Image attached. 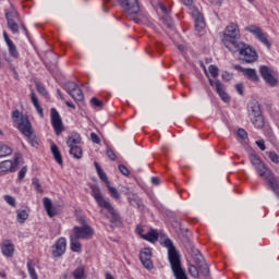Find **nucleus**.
I'll return each mask as SVG.
<instances>
[{
    "label": "nucleus",
    "instance_id": "nucleus-26",
    "mask_svg": "<svg viewBox=\"0 0 279 279\" xmlns=\"http://www.w3.org/2000/svg\"><path fill=\"white\" fill-rule=\"evenodd\" d=\"M5 156H12V148L5 144H0V158H5Z\"/></svg>",
    "mask_w": 279,
    "mask_h": 279
},
{
    "label": "nucleus",
    "instance_id": "nucleus-30",
    "mask_svg": "<svg viewBox=\"0 0 279 279\" xmlns=\"http://www.w3.org/2000/svg\"><path fill=\"white\" fill-rule=\"evenodd\" d=\"M187 271L192 278H199V268L193 264H189Z\"/></svg>",
    "mask_w": 279,
    "mask_h": 279
},
{
    "label": "nucleus",
    "instance_id": "nucleus-57",
    "mask_svg": "<svg viewBox=\"0 0 279 279\" xmlns=\"http://www.w3.org/2000/svg\"><path fill=\"white\" fill-rule=\"evenodd\" d=\"M65 106H68V108H72L73 110H75V105L72 101H65Z\"/></svg>",
    "mask_w": 279,
    "mask_h": 279
},
{
    "label": "nucleus",
    "instance_id": "nucleus-63",
    "mask_svg": "<svg viewBox=\"0 0 279 279\" xmlns=\"http://www.w3.org/2000/svg\"><path fill=\"white\" fill-rule=\"evenodd\" d=\"M106 279H114V277H112V275L110 272L106 274Z\"/></svg>",
    "mask_w": 279,
    "mask_h": 279
},
{
    "label": "nucleus",
    "instance_id": "nucleus-54",
    "mask_svg": "<svg viewBox=\"0 0 279 279\" xmlns=\"http://www.w3.org/2000/svg\"><path fill=\"white\" fill-rule=\"evenodd\" d=\"M38 114L43 118L45 117V112L43 111V107H40V105H37V107H35Z\"/></svg>",
    "mask_w": 279,
    "mask_h": 279
},
{
    "label": "nucleus",
    "instance_id": "nucleus-22",
    "mask_svg": "<svg viewBox=\"0 0 279 279\" xmlns=\"http://www.w3.org/2000/svg\"><path fill=\"white\" fill-rule=\"evenodd\" d=\"M51 154L56 160V162H58V165H62L63 161H62V154L60 153V149L58 148V145L56 144H51Z\"/></svg>",
    "mask_w": 279,
    "mask_h": 279
},
{
    "label": "nucleus",
    "instance_id": "nucleus-27",
    "mask_svg": "<svg viewBox=\"0 0 279 279\" xmlns=\"http://www.w3.org/2000/svg\"><path fill=\"white\" fill-rule=\"evenodd\" d=\"M198 267V274H202L204 278H208L210 276V268L208 267V264L203 263Z\"/></svg>",
    "mask_w": 279,
    "mask_h": 279
},
{
    "label": "nucleus",
    "instance_id": "nucleus-62",
    "mask_svg": "<svg viewBox=\"0 0 279 279\" xmlns=\"http://www.w3.org/2000/svg\"><path fill=\"white\" fill-rule=\"evenodd\" d=\"M136 230H137L138 234H141V232H143V227H141L140 225H137Z\"/></svg>",
    "mask_w": 279,
    "mask_h": 279
},
{
    "label": "nucleus",
    "instance_id": "nucleus-5",
    "mask_svg": "<svg viewBox=\"0 0 279 279\" xmlns=\"http://www.w3.org/2000/svg\"><path fill=\"white\" fill-rule=\"evenodd\" d=\"M247 112L251 122L257 130L265 128V117H263V110L260 109V102L253 99L247 104Z\"/></svg>",
    "mask_w": 279,
    "mask_h": 279
},
{
    "label": "nucleus",
    "instance_id": "nucleus-19",
    "mask_svg": "<svg viewBox=\"0 0 279 279\" xmlns=\"http://www.w3.org/2000/svg\"><path fill=\"white\" fill-rule=\"evenodd\" d=\"M1 251L3 256H5L7 258H12L14 256V244H12V241L5 240L1 244Z\"/></svg>",
    "mask_w": 279,
    "mask_h": 279
},
{
    "label": "nucleus",
    "instance_id": "nucleus-24",
    "mask_svg": "<svg viewBox=\"0 0 279 279\" xmlns=\"http://www.w3.org/2000/svg\"><path fill=\"white\" fill-rule=\"evenodd\" d=\"M28 218H29V214H27V210L25 209L16 210V219L19 223H25V221H27Z\"/></svg>",
    "mask_w": 279,
    "mask_h": 279
},
{
    "label": "nucleus",
    "instance_id": "nucleus-55",
    "mask_svg": "<svg viewBox=\"0 0 279 279\" xmlns=\"http://www.w3.org/2000/svg\"><path fill=\"white\" fill-rule=\"evenodd\" d=\"M151 184H154L155 186H158L160 184V179H158L157 177H153Z\"/></svg>",
    "mask_w": 279,
    "mask_h": 279
},
{
    "label": "nucleus",
    "instance_id": "nucleus-44",
    "mask_svg": "<svg viewBox=\"0 0 279 279\" xmlns=\"http://www.w3.org/2000/svg\"><path fill=\"white\" fill-rule=\"evenodd\" d=\"M31 101L35 108L37 106H40V104H38V98L36 97V93H34V90H32V93H31Z\"/></svg>",
    "mask_w": 279,
    "mask_h": 279
},
{
    "label": "nucleus",
    "instance_id": "nucleus-23",
    "mask_svg": "<svg viewBox=\"0 0 279 279\" xmlns=\"http://www.w3.org/2000/svg\"><path fill=\"white\" fill-rule=\"evenodd\" d=\"M70 242V247L72 252H82V243H80V239L75 238V235H71Z\"/></svg>",
    "mask_w": 279,
    "mask_h": 279
},
{
    "label": "nucleus",
    "instance_id": "nucleus-21",
    "mask_svg": "<svg viewBox=\"0 0 279 279\" xmlns=\"http://www.w3.org/2000/svg\"><path fill=\"white\" fill-rule=\"evenodd\" d=\"M158 231L156 229H150L146 234L142 235V239L149 243H156V241H158Z\"/></svg>",
    "mask_w": 279,
    "mask_h": 279
},
{
    "label": "nucleus",
    "instance_id": "nucleus-50",
    "mask_svg": "<svg viewBox=\"0 0 279 279\" xmlns=\"http://www.w3.org/2000/svg\"><path fill=\"white\" fill-rule=\"evenodd\" d=\"M107 156L110 158V160H117V155H114V151L110 148L107 149Z\"/></svg>",
    "mask_w": 279,
    "mask_h": 279
},
{
    "label": "nucleus",
    "instance_id": "nucleus-1",
    "mask_svg": "<svg viewBox=\"0 0 279 279\" xmlns=\"http://www.w3.org/2000/svg\"><path fill=\"white\" fill-rule=\"evenodd\" d=\"M241 38V33L239 32V25L230 24L227 26L223 35L222 43H230L234 47V51L240 53V60L245 62V64H253L258 60V53L252 48V46L239 41Z\"/></svg>",
    "mask_w": 279,
    "mask_h": 279
},
{
    "label": "nucleus",
    "instance_id": "nucleus-4",
    "mask_svg": "<svg viewBox=\"0 0 279 279\" xmlns=\"http://www.w3.org/2000/svg\"><path fill=\"white\" fill-rule=\"evenodd\" d=\"M165 247L168 248V259L173 272V276H178V274L184 272V268H182V260L180 259V253H178V250L173 245V242L171 239L167 238L163 241Z\"/></svg>",
    "mask_w": 279,
    "mask_h": 279
},
{
    "label": "nucleus",
    "instance_id": "nucleus-53",
    "mask_svg": "<svg viewBox=\"0 0 279 279\" xmlns=\"http://www.w3.org/2000/svg\"><path fill=\"white\" fill-rule=\"evenodd\" d=\"M163 21V25H166V27H168V29H173V25L171 24V22L167 21V19L162 17Z\"/></svg>",
    "mask_w": 279,
    "mask_h": 279
},
{
    "label": "nucleus",
    "instance_id": "nucleus-12",
    "mask_svg": "<svg viewBox=\"0 0 279 279\" xmlns=\"http://www.w3.org/2000/svg\"><path fill=\"white\" fill-rule=\"evenodd\" d=\"M259 75L263 77L264 82L268 84V86H277L278 78L275 77L274 70H271L269 66L260 65Z\"/></svg>",
    "mask_w": 279,
    "mask_h": 279
},
{
    "label": "nucleus",
    "instance_id": "nucleus-18",
    "mask_svg": "<svg viewBox=\"0 0 279 279\" xmlns=\"http://www.w3.org/2000/svg\"><path fill=\"white\" fill-rule=\"evenodd\" d=\"M192 16L194 19V27L196 32H204L206 27V21L204 20V15L201 14L199 10H194L192 12Z\"/></svg>",
    "mask_w": 279,
    "mask_h": 279
},
{
    "label": "nucleus",
    "instance_id": "nucleus-8",
    "mask_svg": "<svg viewBox=\"0 0 279 279\" xmlns=\"http://www.w3.org/2000/svg\"><path fill=\"white\" fill-rule=\"evenodd\" d=\"M80 143H82V136H80V133H72L66 140V145L70 148V155L76 160L82 159L83 156L82 147L78 146Z\"/></svg>",
    "mask_w": 279,
    "mask_h": 279
},
{
    "label": "nucleus",
    "instance_id": "nucleus-7",
    "mask_svg": "<svg viewBox=\"0 0 279 279\" xmlns=\"http://www.w3.org/2000/svg\"><path fill=\"white\" fill-rule=\"evenodd\" d=\"M78 221L81 223V227L75 226L73 228L72 236L83 241H88L89 239H93L95 234V230L93 229V227H90L84 218H81Z\"/></svg>",
    "mask_w": 279,
    "mask_h": 279
},
{
    "label": "nucleus",
    "instance_id": "nucleus-32",
    "mask_svg": "<svg viewBox=\"0 0 279 279\" xmlns=\"http://www.w3.org/2000/svg\"><path fill=\"white\" fill-rule=\"evenodd\" d=\"M27 269L32 279H38V275L36 274V269H34L32 262H27Z\"/></svg>",
    "mask_w": 279,
    "mask_h": 279
},
{
    "label": "nucleus",
    "instance_id": "nucleus-56",
    "mask_svg": "<svg viewBox=\"0 0 279 279\" xmlns=\"http://www.w3.org/2000/svg\"><path fill=\"white\" fill-rule=\"evenodd\" d=\"M181 3H183V5H193V0H181Z\"/></svg>",
    "mask_w": 279,
    "mask_h": 279
},
{
    "label": "nucleus",
    "instance_id": "nucleus-15",
    "mask_svg": "<svg viewBox=\"0 0 279 279\" xmlns=\"http://www.w3.org/2000/svg\"><path fill=\"white\" fill-rule=\"evenodd\" d=\"M140 260L145 269H148V271H151L154 269V262H151V250L144 248L140 253Z\"/></svg>",
    "mask_w": 279,
    "mask_h": 279
},
{
    "label": "nucleus",
    "instance_id": "nucleus-10",
    "mask_svg": "<svg viewBox=\"0 0 279 279\" xmlns=\"http://www.w3.org/2000/svg\"><path fill=\"white\" fill-rule=\"evenodd\" d=\"M50 119L54 133L57 136H60L62 132H64V124L62 123V118L56 108L50 109Z\"/></svg>",
    "mask_w": 279,
    "mask_h": 279
},
{
    "label": "nucleus",
    "instance_id": "nucleus-6",
    "mask_svg": "<svg viewBox=\"0 0 279 279\" xmlns=\"http://www.w3.org/2000/svg\"><path fill=\"white\" fill-rule=\"evenodd\" d=\"M119 3L125 16L134 21L137 25L141 24V5L138 4V0H119Z\"/></svg>",
    "mask_w": 279,
    "mask_h": 279
},
{
    "label": "nucleus",
    "instance_id": "nucleus-25",
    "mask_svg": "<svg viewBox=\"0 0 279 279\" xmlns=\"http://www.w3.org/2000/svg\"><path fill=\"white\" fill-rule=\"evenodd\" d=\"M72 276L74 279H86V270L84 266H78L73 272Z\"/></svg>",
    "mask_w": 279,
    "mask_h": 279
},
{
    "label": "nucleus",
    "instance_id": "nucleus-38",
    "mask_svg": "<svg viewBox=\"0 0 279 279\" xmlns=\"http://www.w3.org/2000/svg\"><path fill=\"white\" fill-rule=\"evenodd\" d=\"M210 75H213L214 77H218L219 76V68H217L216 65H209L208 69Z\"/></svg>",
    "mask_w": 279,
    "mask_h": 279
},
{
    "label": "nucleus",
    "instance_id": "nucleus-51",
    "mask_svg": "<svg viewBox=\"0 0 279 279\" xmlns=\"http://www.w3.org/2000/svg\"><path fill=\"white\" fill-rule=\"evenodd\" d=\"M235 90H236V93H239L240 95H243V93H244L243 83H238V84H235Z\"/></svg>",
    "mask_w": 279,
    "mask_h": 279
},
{
    "label": "nucleus",
    "instance_id": "nucleus-43",
    "mask_svg": "<svg viewBox=\"0 0 279 279\" xmlns=\"http://www.w3.org/2000/svg\"><path fill=\"white\" fill-rule=\"evenodd\" d=\"M221 77L225 82H230V80H232V77H234V74L230 73V72H223L221 74Z\"/></svg>",
    "mask_w": 279,
    "mask_h": 279
},
{
    "label": "nucleus",
    "instance_id": "nucleus-64",
    "mask_svg": "<svg viewBox=\"0 0 279 279\" xmlns=\"http://www.w3.org/2000/svg\"><path fill=\"white\" fill-rule=\"evenodd\" d=\"M178 49H179V51H184V46L183 45H179Z\"/></svg>",
    "mask_w": 279,
    "mask_h": 279
},
{
    "label": "nucleus",
    "instance_id": "nucleus-14",
    "mask_svg": "<svg viewBox=\"0 0 279 279\" xmlns=\"http://www.w3.org/2000/svg\"><path fill=\"white\" fill-rule=\"evenodd\" d=\"M64 252H66V239L60 238L52 246L51 254L53 258H60V256H64Z\"/></svg>",
    "mask_w": 279,
    "mask_h": 279
},
{
    "label": "nucleus",
    "instance_id": "nucleus-39",
    "mask_svg": "<svg viewBox=\"0 0 279 279\" xmlns=\"http://www.w3.org/2000/svg\"><path fill=\"white\" fill-rule=\"evenodd\" d=\"M193 260H194L195 265H197V267H199V265H203L204 263H206V258H204V255H198L196 257H193Z\"/></svg>",
    "mask_w": 279,
    "mask_h": 279
},
{
    "label": "nucleus",
    "instance_id": "nucleus-11",
    "mask_svg": "<svg viewBox=\"0 0 279 279\" xmlns=\"http://www.w3.org/2000/svg\"><path fill=\"white\" fill-rule=\"evenodd\" d=\"M245 32H250V34H253L259 40V43H263L268 49L271 47V43H269L267 33H263V29L256 25H250L245 28Z\"/></svg>",
    "mask_w": 279,
    "mask_h": 279
},
{
    "label": "nucleus",
    "instance_id": "nucleus-60",
    "mask_svg": "<svg viewBox=\"0 0 279 279\" xmlns=\"http://www.w3.org/2000/svg\"><path fill=\"white\" fill-rule=\"evenodd\" d=\"M8 47H12L14 45V43L9 38L5 40Z\"/></svg>",
    "mask_w": 279,
    "mask_h": 279
},
{
    "label": "nucleus",
    "instance_id": "nucleus-29",
    "mask_svg": "<svg viewBox=\"0 0 279 279\" xmlns=\"http://www.w3.org/2000/svg\"><path fill=\"white\" fill-rule=\"evenodd\" d=\"M76 88H80V85H77V83H75V82H66V83L64 84V89H65L66 93H69L70 95H72Z\"/></svg>",
    "mask_w": 279,
    "mask_h": 279
},
{
    "label": "nucleus",
    "instance_id": "nucleus-28",
    "mask_svg": "<svg viewBox=\"0 0 279 279\" xmlns=\"http://www.w3.org/2000/svg\"><path fill=\"white\" fill-rule=\"evenodd\" d=\"M70 96L73 97L75 101H84V93L80 87H76Z\"/></svg>",
    "mask_w": 279,
    "mask_h": 279
},
{
    "label": "nucleus",
    "instance_id": "nucleus-46",
    "mask_svg": "<svg viewBox=\"0 0 279 279\" xmlns=\"http://www.w3.org/2000/svg\"><path fill=\"white\" fill-rule=\"evenodd\" d=\"M191 254L192 258H195L196 256H201L202 252L198 248H195V246H191Z\"/></svg>",
    "mask_w": 279,
    "mask_h": 279
},
{
    "label": "nucleus",
    "instance_id": "nucleus-49",
    "mask_svg": "<svg viewBox=\"0 0 279 279\" xmlns=\"http://www.w3.org/2000/svg\"><path fill=\"white\" fill-rule=\"evenodd\" d=\"M90 138L96 145H99V143H101V138H99V135H97L96 133H90Z\"/></svg>",
    "mask_w": 279,
    "mask_h": 279
},
{
    "label": "nucleus",
    "instance_id": "nucleus-40",
    "mask_svg": "<svg viewBox=\"0 0 279 279\" xmlns=\"http://www.w3.org/2000/svg\"><path fill=\"white\" fill-rule=\"evenodd\" d=\"M92 106H95L96 108H104V101L97 99V98H92L90 99Z\"/></svg>",
    "mask_w": 279,
    "mask_h": 279
},
{
    "label": "nucleus",
    "instance_id": "nucleus-37",
    "mask_svg": "<svg viewBox=\"0 0 279 279\" xmlns=\"http://www.w3.org/2000/svg\"><path fill=\"white\" fill-rule=\"evenodd\" d=\"M36 88H37V92L39 93V95H43V97H45L47 95V89L45 88V85H43L40 83H36Z\"/></svg>",
    "mask_w": 279,
    "mask_h": 279
},
{
    "label": "nucleus",
    "instance_id": "nucleus-35",
    "mask_svg": "<svg viewBox=\"0 0 279 279\" xmlns=\"http://www.w3.org/2000/svg\"><path fill=\"white\" fill-rule=\"evenodd\" d=\"M32 182L37 193H44L43 186L40 185V181L38 180V178H33Z\"/></svg>",
    "mask_w": 279,
    "mask_h": 279
},
{
    "label": "nucleus",
    "instance_id": "nucleus-33",
    "mask_svg": "<svg viewBox=\"0 0 279 279\" xmlns=\"http://www.w3.org/2000/svg\"><path fill=\"white\" fill-rule=\"evenodd\" d=\"M4 202L9 204V206H12V208H16V199L11 195H4L3 196Z\"/></svg>",
    "mask_w": 279,
    "mask_h": 279
},
{
    "label": "nucleus",
    "instance_id": "nucleus-36",
    "mask_svg": "<svg viewBox=\"0 0 279 279\" xmlns=\"http://www.w3.org/2000/svg\"><path fill=\"white\" fill-rule=\"evenodd\" d=\"M268 158L271 160V162H275V165H279V156L276 151H269Z\"/></svg>",
    "mask_w": 279,
    "mask_h": 279
},
{
    "label": "nucleus",
    "instance_id": "nucleus-42",
    "mask_svg": "<svg viewBox=\"0 0 279 279\" xmlns=\"http://www.w3.org/2000/svg\"><path fill=\"white\" fill-rule=\"evenodd\" d=\"M118 169L120 173H122V175H130V170L128 169V167H125V165H119Z\"/></svg>",
    "mask_w": 279,
    "mask_h": 279
},
{
    "label": "nucleus",
    "instance_id": "nucleus-3",
    "mask_svg": "<svg viewBox=\"0 0 279 279\" xmlns=\"http://www.w3.org/2000/svg\"><path fill=\"white\" fill-rule=\"evenodd\" d=\"M12 119L13 121H19L20 119V123L17 126L20 132H22V134L27 137V141L29 145H32V147H37L38 137H36V134H34V129H32V122H29V119L23 116V113H21V111L19 110H14L12 112Z\"/></svg>",
    "mask_w": 279,
    "mask_h": 279
},
{
    "label": "nucleus",
    "instance_id": "nucleus-52",
    "mask_svg": "<svg viewBox=\"0 0 279 279\" xmlns=\"http://www.w3.org/2000/svg\"><path fill=\"white\" fill-rule=\"evenodd\" d=\"M175 279H189V276L186 275V270L183 272H179L178 275H174Z\"/></svg>",
    "mask_w": 279,
    "mask_h": 279
},
{
    "label": "nucleus",
    "instance_id": "nucleus-9",
    "mask_svg": "<svg viewBox=\"0 0 279 279\" xmlns=\"http://www.w3.org/2000/svg\"><path fill=\"white\" fill-rule=\"evenodd\" d=\"M23 158V155L21 153H15L12 160H4L0 162V171L2 173H8L10 171L11 173H14L16 169H19V166L21 165L20 160Z\"/></svg>",
    "mask_w": 279,
    "mask_h": 279
},
{
    "label": "nucleus",
    "instance_id": "nucleus-45",
    "mask_svg": "<svg viewBox=\"0 0 279 279\" xmlns=\"http://www.w3.org/2000/svg\"><path fill=\"white\" fill-rule=\"evenodd\" d=\"M238 136L243 141H245V138H247V131H245V129H239Z\"/></svg>",
    "mask_w": 279,
    "mask_h": 279
},
{
    "label": "nucleus",
    "instance_id": "nucleus-16",
    "mask_svg": "<svg viewBox=\"0 0 279 279\" xmlns=\"http://www.w3.org/2000/svg\"><path fill=\"white\" fill-rule=\"evenodd\" d=\"M5 19L8 22V27L13 32V34H16L19 32V24L14 21L15 19H19V12L16 10L5 11Z\"/></svg>",
    "mask_w": 279,
    "mask_h": 279
},
{
    "label": "nucleus",
    "instance_id": "nucleus-61",
    "mask_svg": "<svg viewBox=\"0 0 279 279\" xmlns=\"http://www.w3.org/2000/svg\"><path fill=\"white\" fill-rule=\"evenodd\" d=\"M160 10L167 14V7H165V4H160Z\"/></svg>",
    "mask_w": 279,
    "mask_h": 279
},
{
    "label": "nucleus",
    "instance_id": "nucleus-20",
    "mask_svg": "<svg viewBox=\"0 0 279 279\" xmlns=\"http://www.w3.org/2000/svg\"><path fill=\"white\" fill-rule=\"evenodd\" d=\"M43 202H44V208H45L48 217H50V218L56 217V215H58V213L56 211V207H53V203L50 201V198L44 197Z\"/></svg>",
    "mask_w": 279,
    "mask_h": 279
},
{
    "label": "nucleus",
    "instance_id": "nucleus-48",
    "mask_svg": "<svg viewBox=\"0 0 279 279\" xmlns=\"http://www.w3.org/2000/svg\"><path fill=\"white\" fill-rule=\"evenodd\" d=\"M26 173H27V166H24L21 170H20V172H19V180H23V178H25V175H26Z\"/></svg>",
    "mask_w": 279,
    "mask_h": 279
},
{
    "label": "nucleus",
    "instance_id": "nucleus-2",
    "mask_svg": "<svg viewBox=\"0 0 279 279\" xmlns=\"http://www.w3.org/2000/svg\"><path fill=\"white\" fill-rule=\"evenodd\" d=\"M89 189L92 191V196L94 197L95 202L98 204L99 208H106V210H108V213L111 215V218H110L111 228H114V226L116 227L121 226L122 223L121 216L118 215L112 204H110V202L104 198V194L101 193V187H99V185L97 184H92Z\"/></svg>",
    "mask_w": 279,
    "mask_h": 279
},
{
    "label": "nucleus",
    "instance_id": "nucleus-13",
    "mask_svg": "<svg viewBox=\"0 0 279 279\" xmlns=\"http://www.w3.org/2000/svg\"><path fill=\"white\" fill-rule=\"evenodd\" d=\"M208 82L211 86L215 87V90H216L217 95H219L220 99H222L225 101V104H229L230 96L228 95V93H226V87L223 86L221 81H219V80L213 81V78H209Z\"/></svg>",
    "mask_w": 279,
    "mask_h": 279
},
{
    "label": "nucleus",
    "instance_id": "nucleus-47",
    "mask_svg": "<svg viewBox=\"0 0 279 279\" xmlns=\"http://www.w3.org/2000/svg\"><path fill=\"white\" fill-rule=\"evenodd\" d=\"M255 143L262 151H265V149H267V147L265 146V140H258Z\"/></svg>",
    "mask_w": 279,
    "mask_h": 279
},
{
    "label": "nucleus",
    "instance_id": "nucleus-34",
    "mask_svg": "<svg viewBox=\"0 0 279 279\" xmlns=\"http://www.w3.org/2000/svg\"><path fill=\"white\" fill-rule=\"evenodd\" d=\"M97 174H98V178L101 180V182H105L106 186L110 184V181H108V175L106 174V172H104V170H99Z\"/></svg>",
    "mask_w": 279,
    "mask_h": 279
},
{
    "label": "nucleus",
    "instance_id": "nucleus-58",
    "mask_svg": "<svg viewBox=\"0 0 279 279\" xmlns=\"http://www.w3.org/2000/svg\"><path fill=\"white\" fill-rule=\"evenodd\" d=\"M182 241H183V243H187L189 245H191V239H189L187 235H183Z\"/></svg>",
    "mask_w": 279,
    "mask_h": 279
},
{
    "label": "nucleus",
    "instance_id": "nucleus-17",
    "mask_svg": "<svg viewBox=\"0 0 279 279\" xmlns=\"http://www.w3.org/2000/svg\"><path fill=\"white\" fill-rule=\"evenodd\" d=\"M233 69L235 71H240V73H243V75L245 77H247V80H250L251 82H258V74L256 73V69H252V68H243L241 65H233Z\"/></svg>",
    "mask_w": 279,
    "mask_h": 279
},
{
    "label": "nucleus",
    "instance_id": "nucleus-59",
    "mask_svg": "<svg viewBox=\"0 0 279 279\" xmlns=\"http://www.w3.org/2000/svg\"><path fill=\"white\" fill-rule=\"evenodd\" d=\"M94 165L96 167L97 173H99V171H104V169H101V166H99V163H97V161H95Z\"/></svg>",
    "mask_w": 279,
    "mask_h": 279
},
{
    "label": "nucleus",
    "instance_id": "nucleus-31",
    "mask_svg": "<svg viewBox=\"0 0 279 279\" xmlns=\"http://www.w3.org/2000/svg\"><path fill=\"white\" fill-rule=\"evenodd\" d=\"M106 186H107L111 197H113V199H121V195L119 194V191L116 190V187L110 186V183Z\"/></svg>",
    "mask_w": 279,
    "mask_h": 279
},
{
    "label": "nucleus",
    "instance_id": "nucleus-41",
    "mask_svg": "<svg viewBox=\"0 0 279 279\" xmlns=\"http://www.w3.org/2000/svg\"><path fill=\"white\" fill-rule=\"evenodd\" d=\"M9 52L12 58H19V51L16 50V46L14 44L13 46H9Z\"/></svg>",
    "mask_w": 279,
    "mask_h": 279
}]
</instances>
